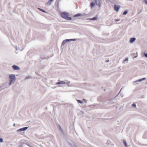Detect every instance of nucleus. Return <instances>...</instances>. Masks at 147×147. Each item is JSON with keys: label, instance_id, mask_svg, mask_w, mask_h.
Returning a JSON list of instances; mask_svg holds the SVG:
<instances>
[{"label": "nucleus", "instance_id": "f257e3e1", "mask_svg": "<svg viewBox=\"0 0 147 147\" xmlns=\"http://www.w3.org/2000/svg\"><path fill=\"white\" fill-rule=\"evenodd\" d=\"M60 16L61 17L65 20H72V18L68 17V13L63 12L60 13Z\"/></svg>", "mask_w": 147, "mask_h": 147}, {"label": "nucleus", "instance_id": "f03ea898", "mask_svg": "<svg viewBox=\"0 0 147 147\" xmlns=\"http://www.w3.org/2000/svg\"><path fill=\"white\" fill-rule=\"evenodd\" d=\"M106 101L107 102V104H108L110 105L116 103V101L114 99H108Z\"/></svg>", "mask_w": 147, "mask_h": 147}, {"label": "nucleus", "instance_id": "7ed1b4c3", "mask_svg": "<svg viewBox=\"0 0 147 147\" xmlns=\"http://www.w3.org/2000/svg\"><path fill=\"white\" fill-rule=\"evenodd\" d=\"M10 81L15 82L16 80V78L15 75L14 74H10L9 76Z\"/></svg>", "mask_w": 147, "mask_h": 147}, {"label": "nucleus", "instance_id": "20e7f679", "mask_svg": "<svg viewBox=\"0 0 147 147\" xmlns=\"http://www.w3.org/2000/svg\"><path fill=\"white\" fill-rule=\"evenodd\" d=\"M28 128V127H25L21 128L17 130V132L22 131H25Z\"/></svg>", "mask_w": 147, "mask_h": 147}, {"label": "nucleus", "instance_id": "39448f33", "mask_svg": "<svg viewBox=\"0 0 147 147\" xmlns=\"http://www.w3.org/2000/svg\"><path fill=\"white\" fill-rule=\"evenodd\" d=\"M13 69L14 70H19L20 69V67L16 65H13L12 66Z\"/></svg>", "mask_w": 147, "mask_h": 147}, {"label": "nucleus", "instance_id": "423d86ee", "mask_svg": "<svg viewBox=\"0 0 147 147\" xmlns=\"http://www.w3.org/2000/svg\"><path fill=\"white\" fill-rule=\"evenodd\" d=\"M67 82H65L64 81H59L57 82L56 83V84L57 85L59 84H67Z\"/></svg>", "mask_w": 147, "mask_h": 147}, {"label": "nucleus", "instance_id": "0eeeda50", "mask_svg": "<svg viewBox=\"0 0 147 147\" xmlns=\"http://www.w3.org/2000/svg\"><path fill=\"white\" fill-rule=\"evenodd\" d=\"M96 5L99 7L101 6L100 2L99 0H94Z\"/></svg>", "mask_w": 147, "mask_h": 147}, {"label": "nucleus", "instance_id": "6e6552de", "mask_svg": "<svg viewBox=\"0 0 147 147\" xmlns=\"http://www.w3.org/2000/svg\"><path fill=\"white\" fill-rule=\"evenodd\" d=\"M120 7L119 6H117L116 5H114V10L116 11L117 12L119 10Z\"/></svg>", "mask_w": 147, "mask_h": 147}, {"label": "nucleus", "instance_id": "1a4fd4ad", "mask_svg": "<svg viewBox=\"0 0 147 147\" xmlns=\"http://www.w3.org/2000/svg\"><path fill=\"white\" fill-rule=\"evenodd\" d=\"M136 40L135 38H131L129 40V42L130 43H133Z\"/></svg>", "mask_w": 147, "mask_h": 147}, {"label": "nucleus", "instance_id": "9d476101", "mask_svg": "<svg viewBox=\"0 0 147 147\" xmlns=\"http://www.w3.org/2000/svg\"><path fill=\"white\" fill-rule=\"evenodd\" d=\"M53 0H49L47 2L46 4V5L49 6L51 5V2Z\"/></svg>", "mask_w": 147, "mask_h": 147}, {"label": "nucleus", "instance_id": "9b49d317", "mask_svg": "<svg viewBox=\"0 0 147 147\" xmlns=\"http://www.w3.org/2000/svg\"><path fill=\"white\" fill-rule=\"evenodd\" d=\"M69 41V39H67L64 40L63 42L62 45H63L65 44V43H66L68 41Z\"/></svg>", "mask_w": 147, "mask_h": 147}, {"label": "nucleus", "instance_id": "f8f14e48", "mask_svg": "<svg viewBox=\"0 0 147 147\" xmlns=\"http://www.w3.org/2000/svg\"><path fill=\"white\" fill-rule=\"evenodd\" d=\"M95 3L94 2L91 3L90 4V6H91V8L93 7L95 5Z\"/></svg>", "mask_w": 147, "mask_h": 147}, {"label": "nucleus", "instance_id": "ddd939ff", "mask_svg": "<svg viewBox=\"0 0 147 147\" xmlns=\"http://www.w3.org/2000/svg\"><path fill=\"white\" fill-rule=\"evenodd\" d=\"M123 143L125 146V147H127V144L126 141L125 140H123Z\"/></svg>", "mask_w": 147, "mask_h": 147}, {"label": "nucleus", "instance_id": "4468645a", "mask_svg": "<svg viewBox=\"0 0 147 147\" xmlns=\"http://www.w3.org/2000/svg\"><path fill=\"white\" fill-rule=\"evenodd\" d=\"M82 16V15L80 13H78V14H77L74 15V17H79V16Z\"/></svg>", "mask_w": 147, "mask_h": 147}, {"label": "nucleus", "instance_id": "2eb2a0df", "mask_svg": "<svg viewBox=\"0 0 147 147\" xmlns=\"http://www.w3.org/2000/svg\"><path fill=\"white\" fill-rule=\"evenodd\" d=\"M89 19L90 20H94L97 19V18L96 17H94L92 18H89Z\"/></svg>", "mask_w": 147, "mask_h": 147}, {"label": "nucleus", "instance_id": "dca6fc26", "mask_svg": "<svg viewBox=\"0 0 147 147\" xmlns=\"http://www.w3.org/2000/svg\"><path fill=\"white\" fill-rule=\"evenodd\" d=\"M77 101L80 104H82L83 103V102L82 101L79 100H77Z\"/></svg>", "mask_w": 147, "mask_h": 147}, {"label": "nucleus", "instance_id": "f3484780", "mask_svg": "<svg viewBox=\"0 0 147 147\" xmlns=\"http://www.w3.org/2000/svg\"><path fill=\"white\" fill-rule=\"evenodd\" d=\"M38 9L40 10V11H41L42 12H44V13H46V11H45L44 10L41 9V8H38Z\"/></svg>", "mask_w": 147, "mask_h": 147}, {"label": "nucleus", "instance_id": "a211bd4d", "mask_svg": "<svg viewBox=\"0 0 147 147\" xmlns=\"http://www.w3.org/2000/svg\"><path fill=\"white\" fill-rule=\"evenodd\" d=\"M127 13H128V11L127 10H126L123 12V15H126L127 14Z\"/></svg>", "mask_w": 147, "mask_h": 147}, {"label": "nucleus", "instance_id": "6ab92c4d", "mask_svg": "<svg viewBox=\"0 0 147 147\" xmlns=\"http://www.w3.org/2000/svg\"><path fill=\"white\" fill-rule=\"evenodd\" d=\"M69 41H75L77 40L76 38L69 39Z\"/></svg>", "mask_w": 147, "mask_h": 147}, {"label": "nucleus", "instance_id": "aec40b11", "mask_svg": "<svg viewBox=\"0 0 147 147\" xmlns=\"http://www.w3.org/2000/svg\"><path fill=\"white\" fill-rule=\"evenodd\" d=\"M14 83V82H13L10 81V82L9 84V86H10L12 84H13Z\"/></svg>", "mask_w": 147, "mask_h": 147}, {"label": "nucleus", "instance_id": "412c9836", "mask_svg": "<svg viewBox=\"0 0 147 147\" xmlns=\"http://www.w3.org/2000/svg\"><path fill=\"white\" fill-rule=\"evenodd\" d=\"M141 79H140L139 80H136V81H135V82H134V83H135L136 82H141Z\"/></svg>", "mask_w": 147, "mask_h": 147}, {"label": "nucleus", "instance_id": "4be33fe9", "mask_svg": "<svg viewBox=\"0 0 147 147\" xmlns=\"http://www.w3.org/2000/svg\"><path fill=\"white\" fill-rule=\"evenodd\" d=\"M128 61V58H125V59L123 61V63H125L124 62L125 61Z\"/></svg>", "mask_w": 147, "mask_h": 147}, {"label": "nucleus", "instance_id": "5701e85b", "mask_svg": "<svg viewBox=\"0 0 147 147\" xmlns=\"http://www.w3.org/2000/svg\"><path fill=\"white\" fill-rule=\"evenodd\" d=\"M144 57L147 58V53H144Z\"/></svg>", "mask_w": 147, "mask_h": 147}, {"label": "nucleus", "instance_id": "b1692460", "mask_svg": "<svg viewBox=\"0 0 147 147\" xmlns=\"http://www.w3.org/2000/svg\"><path fill=\"white\" fill-rule=\"evenodd\" d=\"M3 142V139L2 138H0V143L2 142Z\"/></svg>", "mask_w": 147, "mask_h": 147}, {"label": "nucleus", "instance_id": "393cba45", "mask_svg": "<svg viewBox=\"0 0 147 147\" xmlns=\"http://www.w3.org/2000/svg\"><path fill=\"white\" fill-rule=\"evenodd\" d=\"M132 106L133 107H136V105L135 104L133 103L132 105Z\"/></svg>", "mask_w": 147, "mask_h": 147}, {"label": "nucleus", "instance_id": "a878e982", "mask_svg": "<svg viewBox=\"0 0 147 147\" xmlns=\"http://www.w3.org/2000/svg\"><path fill=\"white\" fill-rule=\"evenodd\" d=\"M114 20L115 22H117L118 21H119L120 20V19H115Z\"/></svg>", "mask_w": 147, "mask_h": 147}, {"label": "nucleus", "instance_id": "bb28decb", "mask_svg": "<svg viewBox=\"0 0 147 147\" xmlns=\"http://www.w3.org/2000/svg\"><path fill=\"white\" fill-rule=\"evenodd\" d=\"M60 0H56V2L57 3V5H58Z\"/></svg>", "mask_w": 147, "mask_h": 147}, {"label": "nucleus", "instance_id": "cd10ccee", "mask_svg": "<svg viewBox=\"0 0 147 147\" xmlns=\"http://www.w3.org/2000/svg\"><path fill=\"white\" fill-rule=\"evenodd\" d=\"M30 76H28L26 78L25 80H27V79H30Z\"/></svg>", "mask_w": 147, "mask_h": 147}, {"label": "nucleus", "instance_id": "c85d7f7f", "mask_svg": "<svg viewBox=\"0 0 147 147\" xmlns=\"http://www.w3.org/2000/svg\"><path fill=\"white\" fill-rule=\"evenodd\" d=\"M82 100H83V101H84V102H85L86 103L87 102V101H86V100L85 99H84V98H83V99Z\"/></svg>", "mask_w": 147, "mask_h": 147}, {"label": "nucleus", "instance_id": "c756f323", "mask_svg": "<svg viewBox=\"0 0 147 147\" xmlns=\"http://www.w3.org/2000/svg\"><path fill=\"white\" fill-rule=\"evenodd\" d=\"M146 79V78H142L141 79V81L143 80H144Z\"/></svg>", "mask_w": 147, "mask_h": 147}, {"label": "nucleus", "instance_id": "7c9ffc66", "mask_svg": "<svg viewBox=\"0 0 147 147\" xmlns=\"http://www.w3.org/2000/svg\"><path fill=\"white\" fill-rule=\"evenodd\" d=\"M144 2L146 4H147V0H145L144 1Z\"/></svg>", "mask_w": 147, "mask_h": 147}, {"label": "nucleus", "instance_id": "2f4dec72", "mask_svg": "<svg viewBox=\"0 0 147 147\" xmlns=\"http://www.w3.org/2000/svg\"><path fill=\"white\" fill-rule=\"evenodd\" d=\"M71 146L72 147H77V146H76V145H72V146Z\"/></svg>", "mask_w": 147, "mask_h": 147}, {"label": "nucleus", "instance_id": "473e14b6", "mask_svg": "<svg viewBox=\"0 0 147 147\" xmlns=\"http://www.w3.org/2000/svg\"><path fill=\"white\" fill-rule=\"evenodd\" d=\"M40 58H41V59H46V58H45V57L42 58L41 57H40Z\"/></svg>", "mask_w": 147, "mask_h": 147}, {"label": "nucleus", "instance_id": "72a5a7b5", "mask_svg": "<svg viewBox=\"0 0 147 147\" xmlns=\"http://www.w3.org/2000/svg\"><path fill=\"white\" fill-rule=\"evenodd\" d=\"M59 129L61 131H63L62 129L61 128V127H60Z\"/></svg>", "mask_w": 147, "mask_h": 147}, {"label": "nucleus", "instance_id": "f704fd0d", "mask_svg": "<svg viewBox=\"0 0 147 147\" xmlns=\"http://www.w3.org/2000/svg\"><path fill=\"white\" fill-rule=\"evenodd\" d=\"M137 55L136 56L134 57V58H136L137 57V52H136Z\"/></svg>", "mask_w": 147, "mask_h": 147}, {"label": "nucleus", "instance_id": "c9c22d12", "mask_svg": "<svg viewBox=\"0 0 147 147\" xmlns=\"http://www.w3.org/2000/svg\"><path fill=\"white\" fill-rule=\"evenodd\" d=\"M109 60H107L105 61V62H109Z\"/></svg>", "mask_w": 147, "mask_h": 147}, {"label": "nucleus", "instance_id": "e433bc0d", "mask_svg": "<svg viewBox=\"0 0 147 147\" xmlns=\"http://www.w3.org/2000/svg\"><path fill=\"white\" fill-rule=\"evenodd\" d=\"M70 83V82H68V84H67V86H69V83Z\"/></svg>", "mask_w": 147, "mask_h": 147}, {"label": "nucleus", "instance_id": "4c0bfd02", "mask_svg": "<svg viewBox=\"0 0 147 147\" xmlns=\"http://www.w3.org/2000/svg\"><path fill=\"white\" fill-rule=\"evenodd\" d=\"M16 50H17V47L16 46Z\"/></svg>", "mask_w": 147, "mask_h": 147}, {"label": "nucleus", "instance_id": "58836bf2", "mask_svg": "<svg viewBox=\"0 0 147 147\" xmlns=\"http://www.w3.org/2000/svg\"><path fill=\"white\" fill-rule=\"evenodd\" d=\"M140 13H141V12L142 11H141L140 10Z\"/></svg>", "mask_w": 147, "mask_h": 147}, {"label": "nucleus", "instance_id": "ea45409f", "mask_svg": "<svg viewBox=\"0 0 147 147\" xmlns=\"http://www.w3.org/2000/svg\"><path fill=\"white\" fill-rule=\"evenodd\" d=\"M140 13H141V12L142 11H141L140 10Z\"/></svg>", "mask_w": 147, "mask_h": 147}, {"label": "nucleus", "instance_id": "a19ab883", "mask_svg": "<svg viewBox=\"0 0 147 147\" xmlns=\"http://www.w3.org/2000/svg\"><path fill=\"white\" fill-rule=\"evenodd\" d=\"M97 105L98 106V107H100L99 105Z\"/></svg>", "mask_w": 147, "mask_h": 147}, {"label": "nucleus", "instance_id": "79ce46f5", "mask_svg": "<svg viewBox=\"0 0 147 147\" xmlns=\"http://www.w3.org/2000/svg\"><path fill=\"white\" fill-rule=\"evenodd\" d=\"M109 1H110V2H112L110 0H109Z\"/></svg>", "mask_w": 147, "mask_h": 147}, {"label": "nucleus", "instance_id": "37998d69", "mask_svg": "<svg viewBox=\"0 0 147 147\" xmlns=\"http://www.w3.org/2000/svg\"><path fill=\"white\" fill-rule=\"evenodd\" d=\"M121 89H122V88L121 89L120 91H121Z\"/></svg>", "mask_w": 147, "mask_h": 147}, {"label": "nucleus", "instance_id": "c03bdc74", "mask_svg": "<svg viewBox=\"0 0 147 147\" xmlns=\"http://www.w3.org/2000/svg\"><path fill=\"white\" fill-rule=\"evenodd\" d=\"M14 126L15 125V124H14L13 125Z\"/></svg>", "mask_w": 147, "mask_h": 147}, {"label": "nucleus", "instance_id": "a18cd8bd", "mask_svg": "<svg viewBox=\"0 0 147 147\" xmlns=\"http://www.w3.org/2000/svg\"><path fill=\"white\" fill-rule=\"evenodd\" d=\"M119 94H118V95H119Z\"/></svg>", "mask_w": 147, "mask_h": 147}, {"label": "nucleus", "instance_id": "49530a36", "mask_svg": "<svg viewBox=\"0 0 147 147\" xmlns=\"http://www.w3.org/2000/svg\"><path fill=\"white\" fill-rule=\"evenodd\" d=\"M119 94H118V95H119Z\"/></svg>", "mask_w": 147, "mask_h": 147}, {"label": "nucleus", "instance_id": "de8ad7c7", "mask_svg": "<svg viewBox=\"0 0 147 147\" xmlns=\"http://www.w3.org/2000/svg\"><path fill=\"white\" fill-rule=\"evenodd\" d=\"M119 94H118V95H119Z\"/></svg>", "mask_w": 147, "mask_h": 147}, {"label": "nucleus", "instance_id": "09e8293b", "mask_svg": "<svg viewBox=\"0 0 147 147\" xmlns=\"http://www.w3.org/2000/svg\"><path fill=\"white\" fill-rule=\"evenodd\" d=\"M146 145V146H147V145Z\"/></svg>", "mask_w": 147, "mask_h": 147}, {"label": "nucleus", "instance_id": "8fccbe9b", "mask_svg": "<svg viewBox=\"0 0 147 147\" xmlns=\"http://www.w3.org/2000/svg\"><path fill=\"white\" fill-rule=\"evenodd\" d=\"M21 147V146H20V147Z\"/></svg>", "mask_w": 147, "mask_h": 147}]
</instances>
